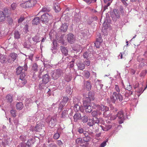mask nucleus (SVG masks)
<instances>
[{"label": "nucleus", "instance_id": "nucleus-1", "mask_svg": "<svg viewBox=\"0 0 147 147\" xmlns=\"http://www.w3.org/2000/svg\"><path fill=\"white\" fill-rule=\"evenodd\" d=\"M88 96L86 97L83 101V106L85 111L86 113L91 112L92 110L93 107L90 104L91 100H94V97L93 95L89 92Z\"/></svg>", "mask_w": 147, "mask_h": 147}, {"label": "nucleus", "instance_id": "nucleus-2", "mask_svg": "<svg viewBox=\"0 0 147 147\" xmlns=\"http://www.w3.org/2000/svg\"><path fill=\"white\" fill-rule=\"evenodd\" d=\"M115 89L116 92H118V93L115 92H113V94L110 96L111 101L114 103L118 100L120 101H121L123 100V96L120 94L119 93L120 90L118 85H115Z\"/></svg>", "mask_w": 147, "mask_h": 147}, {"label": "nucleus", "instance_id": "nucleus-3", "mask_svg": "<svg viewBox=\"0 0 147 147\" xmlns=\"http://www.w3.org/2000/svg\"><path fill=\"white\" fill-rule=\"evenodd\" d=\"M42 80L40 82L39 86V88L41 89H43L45 85L49 82L50 77L48 74H46L42 76Z\"/></svg>", "mask_w": 147, "mask_h": 147}, {"label": "nucleus", "instance_id": "nucleus-4", "mask_svg": "<svg viewBox=\"0 0 147 147\" xmlns=\"http://www.w3.org/2000/svg\"><path fill=\"white\" fill-rule=\"evenodd\" d=\"M117 117H118L119 119V124H121L123 123L124 119V116L123 112L122 111L119 112L117 114V116L115 115L113 117L112 116L110 117V118L111 120H114Z\"/></svg>", "mask_w": 147, "mask_h": 147}, {"label": "nucleus", "instance_id": "nucleus-5", "mask_svg": "<svg viewBox=\"0 0 147 147\" xmlns=\"http://www.w3.org/2000/svg\"><path fill=\"white\" fill-rule=\"evenodd\" d=\"M52 16L51 14L48 13H45L42 15L40 18V20L43 23L47 24L48 23L49 20L51 19Z\"/></svg>", "mask_w": 147, "mask_h": 147}, {"label": "nucleus", "instance_id": "nucleus-6", "mask_svg": "<svg viewBox=\"0 0 147 147\" xmlns=\"http://www.w3.org/2000/svg\"><path fill=\"white\" fill-rule=\"evenodd\" d=\"M18 57L17 54L13 52L9 54L7 58V61L8 62L12 63Z\"/></svg>", "mask_w": 147, "mask_h": 147}, {"label": "nucleus", "instance_id": "nucleus-7", "mask_svg": "<svg viewBox=\"0 0 147 147\" xmlns=\"http://www.w3.org/2000/svg\"><path fill=\"white\" fill-rule=\"evenodd\" d=\"M66 38H67L68 42L70 44H72L75 42V36L72 33H69L67 34L66 36Z\"/></svg>", "mask_w": 147, "mask_h": 147}, {"label": "nucleus", "instance_id": "nucleus-8", "mask_svg": "<svg viewBox=\"0 0 147 147\" xmlns=\"http://www.w3.org/2000/svg\"><path fill=\"white\" fill-rule=\"evenodd\" d=\"M76 142L77 144L83 147H86L88 145V144L86 143V142L84 141L83 139L81 138L77 139L76 141Z\"/></svg>", "mask_w": 147, "mask_h": 147}, {"label": "nucleus", "instance_id": "nucleus-9", "mask_svg": "<svg viewBox=\"0 0 147 147\" xmlns=\"http://www.w3.org/2000/svg\"><path fill=\"white\" fill-rule=\"evenodd\" d=\"M111 15L113 20H115V18L119 19L120 17L119 11L116 9L113 10V11L111 13Z\"/></svg>", "mask_w": 147, "mask_h": 147}, {"label": "nucleus", "instance_id": "nucleus-10", "mask_svg": "<svg viewBox=\"0 0 147 147\" xmlns=\"http://www.w3.org/2000/svg\"><path fill=\"white\" fill-rule=\"evenodd\" d=\"M95 106L97 108V109L101 111H105V112L107 111H109V108L107 106L101 105H100L95 104Z\"/></svg>", "mask_w": 147, "mask_h": 147}, {"label": "nucleus", "instance_id": "nucleus-11", "mask_svg": "<svg viewBox=\"0 0 147 147\" xmlns=\"http://www.w3.org/2000/svg\"><path fill=\"white\" fill-rule=\"evenodd\" d=\"M62 73L60 69H57L54 71L52 74V77L54 80L57 79L60 76Z\"/></svg>", "mask_w": 147, "mask_h": 147}, {"label": "nucleus", "instance_id": "nucleus-12", "mask_svg": "<svg viewBox=\"0 0 147 147\" xmlns=\"http://www.w3.org/2000/svg\"><path fill=\"white\" fill-rule=\"evenodd\" d=\"M36 130L38 132H39L40 135H41V133L43 134L45 133L44 130L42 128V126L41 124H37L36 126Z\"/></svg>", "mask_w": 147, "mask_h": 147}, {"label": "nucleus", "instance_id": "nucleus-13", "mask_svg": "<svg viewBox=\"0 0 147 147\" xmlns=\"http://www.w3.org/2000/svg\"><path fill=\"white\" fill-rule=\"evenodd\" d=\"M25 72H23L20 75V82H22V85L20 86H24L26 83V81L25 80V77L26 76V74L25 73Z\"/></svg>", "mask_w": 147, "mask_h": 147}, {"label": "nucleus", "instance_id": "nucleus-14", "mask_svg": "<svg viewBox=\"0 0 147 147\" xmlns=\"http://www.w3.org/2000/svg\"><path fill=\"white\" fill-rule=\"evenodd\" d=\"M28 8L34 6L36 3L37 2L36 0H30L26 1Z\"/></svg>", "mask_w": 147, "mask_h": 147}, {"label": "nucleus", "instance_id": "nucleus-15", "mask_svg": "<svg viewBox=\"0 0 147 147\" xmlns=\"http://www.w3.org/2000/svg\"><path fill=\"white\" fill-rule=\"evenodd\" d=\"M84 88L88 90H90L91 88V85L90 82L89 81H87L85 82Z\"/></svg>", "mask_w": 147, "mask_h": 147}, {"label": "nucleus", "instance_id": "nucleus-16", "mask_svg": "<svg viewBox=\"0 0 147 147\" xmlns=\"http://www.w3.org/2000/svg\"><path fill=\"white\" fill-rule=\"evenodd\" d=\"M57 121V120L56 118H52L49 123L51 125V126L53 127L55 126L56 124Z\"/></svg>", "mask_w": 147, "mask_h": 147}, {"label": "nucleus", "instance_id": "nucleus-17", "mask_svg": "<svg viewBox=\"0 0 147 147\" xmlns=\"http://www.w3.org/2000/svg\"><path fill=\"white\" fill-rule=\"evenodd\" d=\"M68 28V26L66 23H65L62 24L60 27V30L61 31L65 32H66Z\"/></svg>", "mask_w": 147, "mask_h": 147}, {"label": "nucleus", "instance_id": "nucleus-18", "mask_svg": "<svg viewBox=\"0 0 147 147\" xmlns=\"http://www.w3.org/2000/svg\"><path fill=\"white\" fill-rule=\"evenodd\" d=\"M61 49L62 53L65 56L68 55V50L65 47L63 46H61Z\"/></svg>", "mask_w": 147, "mask_h": 147}, {"label": "nucleus", "instance_id": "nucleus-19", "mask_svg": "<svg viewBox=\"0 0 147 147\" xmlns=\"http://www.w3.org/2000/svg\"><path fill=\"white\" fill-rule=\"evenodd\" d=\"M39 18L38 17L35 18L32 20V23L33 25H37L39 23Z\"/></svg>", "mask_w": 147, "mask_h": 147}, {"label": "nucleus", "instance_id": "nucleus-20", "mask_svg": "<svg viewBox=\"0 0 147 147\" xmlns=\"http://www.w3.org/2000/svg\"><path fill=\"white\" fill-rule=\"evenodd\" d=\"M81 115L80 113H76L74 116V118L75 121L81 119Z\"/></svg>", "mask_w": 147, "mask_h": 147}, {"label": "nucleus", "instance_id": "nucleus-21", "mask_svg": "<svg viewBox=\"0 0 147 147\" xmlns=\"http://www.w3.org/2000/svg\"><path fill=\"white\" fill-rule=\"evenodd\" d=\"M34 142V140L33 139H29L27 142V144L29 147H31L33 144Z\"/></svg>", "mask_w": 147, "mask_h": 147}, {"label": "nucleus", "instance_id": "nucleus-22", "mask_svg": "<svg viewBox=\"0 0 147 147\" xmlns=\"http://www.w3.org/2000/svg\"><path fill=\"white\" fill-rule=\"evenodd\" d=\"M6 99L8 102L10 103H11L13 101L12 95L10 94H8L6 96Z\"/></svg>", "mask_w": 147, "mask_h": 147}, {"label": "nucleus", "instance_id": "nucleus-23", "mask_svg": "<svg viewBox=\"0 0 147 147\" xmlns=\"http://www.w3.org/2000/svg\"><path fill=\"white\" fill-rule=\"evenodd\" d=\"M7 61H6V58L5 56L1 55L0 57V62L1 63H6Z\"/></svg>", "mask_w": 147, "mask_h": 147}, {"label": "nucleus", "instance_id": "nucleus-24", "mask_svg": "<svg viewBox=\"0 0 147 147\" xmlns=\"http://www.w3.org/2000/svg\"><path fill=\"white\" fill-rule=\"evenodd\" d=\"M16 106V109L19 110H21L23 107V105L22 102H18Z\"/></svg>", "mask_w": 147, "mask_h": 147}, {"label": "nucleus", "instance_id": "nucleus-25", "mask_svg": "<svg viewBox=\"0 0 147 147\" xmlns=\"http://www.w3.org/2000/svg\"><path fill=\"white\" fill-rule=\"evenodd\" d=\"M78 69L80 70H83L85 67V64L83 63H78Z\"/></svg>", "mask_w": 147, "mask_h": 147}, {"label": "nucleus", "instance_id": "nucleus-26", "mask_svg": "<svg viewBox=\"0 0 147 147\" xmlns=\"http://www.w3.org/2000/svg\"><path fill=\"white\" fill-rule=\"evenodd\" d=\"M5 16L2 11L0 12V22L4 21L5 19Z\"/></svg>", "mask_w": 147, "mask_h": 147}, {"label": "nucleus", "instance_id": "nucleus-27", "mask_svg": "<svg viewBox=\"0 0 147 147\" xmlns=\"http://www.w3.org/2000/svg\"><path fill=\"white\" fill-rule=\"evenodd\" d=\"M23 69V67H18L17 69L16 73L17 75H19L21 74Z\"/></svg>", "mask_w": 147, "mask_h": 147}, {"label": "nucleus", "instance_id": "nucleus-28", "mask_svg": "<svg viewBox=\"0 0 147 147\" xmlns=\"http://www.w3.org/2000/svg\"><path fill=\"white\" fill-rule=\"evenodd\" d=\"M101 113L98 111H93L92 113L91 114L93 117H96L98 115H100L101 114Z\"/></svg>", "mask_w": 147, "mask_h": 147}, {"label": "nucleus", "instance_id": "nucleus-29", "mask_svg": "<svg viewBox=\"0 0 147 147\" xmlns=\"http://www.w3.org/2000/svg\"><path fill=\"white\" fill-rule=\"evenodd\" d=\"M14 38L16 39H19L20 38V34L18 30H15L14 33Z\"/></svg>", "mask_w": 147, "mask_h": 147}, {"label": "nucleus", "instance_id": "nucleus-30", "mask_svg": "<svg viewBox=\"0 0 147 147\" xmlns=\"http://www.w3.org/2000/svg\"><path fill=\"white\" fill-rule=\"evenodd\" d=\"M90 73L88 71H84V77L86 79H88L90 76Z\"/></svg>", "mask_w": 147, "mask_h": 147}, {"label": "nucleus", "instance_id": "nucleus-31", "mask_svg": "<svg viewBox=\"0 0 147 147\" xmlns=\"http://www.w3.org/2000/svg\"><path fill=\"white\" fill-rule=\"evenodd\" d=\"M32 40L33 41L36 42H39L40 41V38L36 35L32 38Z\"/></svg>", "mask_w": 147, "mask_h": 147}, {"label": "nucleus", "instance_id": "nucleus-32", "mask_svg": "<svg viewBox=\"0 0 147 147\" xmlns=\"http://www.w3.org/2000/svg\"><path fill=\"white\" fill-rule=\"evenodd\" d=\"M83 139L84 140V141L86 142V143L88 144L87 142L91 140V138L90 136L87 137H84L83 138Z\"/></svg>", "mask_w": 147, "mask_h": 147}, {"label": "nucleus", "instance_id": "nucleus-33", "mask_svg": "<svg viewBox=\"0 0 147 147\" xmlns=\"http://www.w3.org/2000/svg\"><path fill=\"white\" fill-rule=\"evenodd\" d=\"M74 108L76 112H78L79 111V110L81 109V108L80 106L77 105H76L74 106Z\"/></svg>", "mask_w": 147, "mask_h": 147}, {"label": "nucleus", "instance_id": "nucleus-34", "mask_svg": "<svg viewBox=\"0 0 147 147\" xmlns=\"http://www.w3.org/2000/svg\"><path fill=\"white\" fill-rule=\"evenodd\" d=\"M59 4L58 3H55L54 5L55 9L56 12L59 11L60 10V8L58 7Z\"/></svg>", "mask_w": 147, "mask_h": 147}, {"label": "nucleus", "instance_id": "nucleus-35", "mask_svg": "<svg viewBox=\"0 0 147 147\" xmlns=\"http://www.w3.org/2000/svg\"><path fill=\"white\" fill-rule=\"evenodd\" d=\"M69 98H68L67 96H64L63 97V105H65V104H66Z\"/></svg>", "mask_w": 147, "mask_h": 147}, {"label": "nucleus", "instance_id": "nucleus-36", "mask_svg": "<svg viewBox=\"0 0 147 147\" xmlns=\"http://www.w3.org/2000/svg\"><path fill=\"white\" fill-rule=\"evenodd\" d=\"M20 6L23 8H28L26 1L25 3H22L20 4Z\"/></svg>", "mask_w": 147, "mask_h": 147}, {"label": "nucleus", "instance_id": "nucleus-37", "mask_svg": "<svg viewBox=\"0 0 147 147\" xmlns=\"http://www.w3.org/2000/svg\"><path fill=\"white\" fill-rule=\"evenodd\" d=\"M88 124V125L90 126H93L94 125V123L93 120L91 119H89Z\"/></svg>", "mask_w": 147, "mask_h": 147}, {"label": "nucleus", "instance_id": "nucleus-38", "mask_svg": "<svg viewBox=\"0 0 147 147\" xmlns=\"http://www.w3.org/2000/svg\"><path fill=\"white\" fill-rule=\"evenodd\" d=\"M82 122L83 123H86L88 120V117L86 116H84L82 117Z\"/></svg>", "mask_w": 147, "mask_h": 147}, {"label": "nucleus", "instance_id": "nucleus-39", "mask_svg": "<svg viewBox=\"0 0 147 147\" xmlns=\"http://www.w3.org/2000/svg\"><path fill=\"white\" fill-rule=\"evenodd\" d=\"M60 135L58 133H55L53 136V138L54 139L57 140L60 137Z\"/></svg>", "mask_w": 147, "mask_h": 147}, {"label": "nucleus", "instance_id": "nucleus-40", "mask_svg": "<svg viewBox=\"0 0 147 147\" xmlns=\"http://www.w3.org/2000/svg\"><path fill=\"white\" fill-rule=\"evenodd\" d=\"M10 113L13 117H15L16 116V111L14 110H11L10 111Z\"/></svg>", "mask_w": 147, "mask_h": 147}, {"label": "nucleus", "instance_id": "nucleus-41", "mask_svg": "<svg viewBox=\"0 0 147 147\" xmlns=\"http://www.w3.org/2000/svg\"><path fill=\"white\" fill-rule=\"evenodd\" d=\"M24 20V16H21L19 19H18V23H20Z\"/></svg>", "mask_w": 147, "mask_h": 147}, {"label": "nucleus", "instance_id": "nucleus-42", "mask_svg": "<svg viewBox=\"0 0 147 147\" xmlns=\"http://www.w3.org/2000/svg\"><path fill=\"white\" fill-rule=\"evenodd\" d=\"M108 140H107L106 141H104L100 144L99 147H104L107 144V142Z\"/></svg>", "mask_w": 147, "mask_h": 147}, {"label": "nucleus", "instance_id": "nucleus-43", "mask_svg": "<svg viewBox=\"0 0 147 147\" xmlns=\"http://www.w3.org/2000/svg\"><path fill=\"white\" fill-rule=\"evenodd\" d=\"M106 128H105L104 129H103V130L105 131H108V130H109V129H110L111 128L112 126L111 125H107V126H106Z\"/></svg>", "mask_w": 147, "mask_h": 147}, {"label": "nucleus", "instance_id": "nucleus-44", "mask_svg": "<svg viewBox=\"0 0 147 147\" xmlns=\"http://www.w3.org/2000/svg\"><path fill=\"white\" fill-rule=\"evenodd\" d=\"M49 11L50 10L49 9L45 7H43L41 10V11L43 12H49Z\"/></svg>", "mask_w": 147, "mask_h": 147}, {"label": "nucleus", "instance_id": "nucleus-45", "mask_svg": "<svg viewBox=\"0 0 147 147\" xmlns=\"http://www.w3.org/2000/svg\"><path fill=\"white\" fill-rule=\"evenodd\" d=\"M11 6L12 9L14 10L16 9L17 7V5L16 3H13L11 4Z\"/></svg>", "mask_w": 147, "mask_h": 147}, {"label": "nucleus", "instance_id": "nucleus-46", "mask_svg": "<svg viewBox=\"0 0 147 147\" xmlns=\"http://www.w3.org/2000/svg\"><path fill=\"white\" fill-rule=\"evenodd\" d=\"M101 43L96 41L94 43L95 46L96 47V48H99L100 47Z\"/></svg>", "mask_w": 147, "mask_h": 147}, {"label": "nucleus", "instance_id": "nucleus-47", "mask_svg": "<svg viewBox=\"0 0 147 147\" xmlns=\"http://www.w3.org/2000/svg\"><path fill=\"white\" fill-rule=\"evenodd\" d=\"M57 144L59 146H61L63 145V143L60 140H57Z\"/></svg>", "mask_w": 147, "mask_h": 147}, {"label": "nucleus", "instance_id": "nucleus-48", "mask_svg": "<svg viewBox=\"0 0 147 147\" xmlns=\"http://www.w3.org/2000/svg\"><path fill=\"white\" fill-rule=\"evenodd\" d=\"M78 131L80 134L84 133V129L81 127L78 128Z\"/></svg>", "mask_w": 147, "mask_h": 147}, {"label": "nucleus", "instance_id": "nucleus-49", "mask_svg": "<svg viewBox=\"0 0 147 147\" xmlns=\"http://www.w3.org/2000/svg\"><path fill=\"white\" fill-rule=\"evenodd\" d=\"M26 146V144L24 143H21L17 147H25Z\"/></svg>", "mask_w": 147, "mask_h": 147}, {"label": "nucleus", "instance_id": "nucleus-50", "mask_svg": "<svg viewBox=\"0 0 147 147\" xmlns=\"http://www.w3.org/2000/svg\"><path fill=\"white\" fill-rule=\"evenodd\" d=\"M3 13L4 14L5 16L7 15L8 13V10L7 8L5 9L3 11H2Z\"/></svg>", "mask_w": 147, "mask_h": 147}, {"label": "nucleus", "instance_id": "nucleus-51", "mask_svg": "<svg viewBox=\"0 0 147 147\" xmlns=\"http://www.w3.org/2000/svg\"><path fill=\"white\" fill-rule=\"evenodd\" d=\"M93 120L94 124V123H98L99 122V120L97 117L95 118L94 119H93Z\"/></svg>", "mask_w": 147, "mask_h": 147}, {"label": "nucleus", "instance_id": "nucleus-52", "mask_svg": "<svg viewBox=\"0 0 147 147\" xmlns=\"http://www.w3.org/2000/svg\"><path fill=\"white\" fill-rule=\"evenodd\" d=\"M20 138L23 141H24L26 140V137L24 135H21L20 136Z\"/></svg>", "mask_w": 147, "mask_h": 147}, {"label": "nucleus", "instance_id": "nucleus-53", "mask_svg": "<svg viewBox=\"0 0 147 147\" xmlns=\"http://www.w3.org/2000/svg\"><path fill=\"white\" fill-rule=\"evenodd\" d=\"M88 53L87 52H85L83 54V57L84 58L87 59L88 58Z\"/></svg>", "mask_w": 147, "mask_h": 147}, {"label": "nucleus", "instance_id": "nucleus-54", "mask_svg": "<svg viewBox=\"0 0 147 147\" xmlns=\"http://www.w3.org/2000/svg\"><path fill=\"white\" fill-rule=\"evenodd\" d=\"M96 41L100 43L102 42L101 37L100 36H99L98 38H97Z\"/></svg>", "mask_w": 147, "mask_h": 147}, {"label": "nucleus", "instance_id": "nucleus-55", "mask_svg": "<svg viewBox=\"0 0 147 147\" xmlns=\"http://www.w3.org/2000/svg\"><path fill=\"white\" fill-rule=\"evenodd\" d=\"M37 67L36 64H34L32 66V69L34 71H36L37 70Z\"/></svg>", "mask_w": 147, "mask_h": 147}, {"label": "nucleus", "instance_id": "nucleus-56", "mask_svg": "<svg viewBox=\"0 0 147 147\" xmlns=\"http://www.w3.org/2000/svg\"><path fill=\"white\" fill-rule=\"evenodd\" d=\"M8 21L9 24L10 25H11L13 23L12 19L11 18H8Z\"/></svg>", "mask_w": 147, "mask_h": 147}, {"label": "nucleus", "instance_id": "nucleus-57", "mask_svg": "<svg viewBox=\"0 0 147 147\" xmlns=\"http://www.w3.org/2000/svg\"><path fill=\"white\" fill-rule=\"evenodd\" d=\"M87 30H84L82 31V33L84 34V36H86L87 35Z\"/></svg>", "mask_w": 147, "mask_h": 147}, {"label": "nucleus", "instance_id": "nucleus-58", "mask_svg": "<svg viewBox=\"0 0 147 147\" xmlns=\"http://www.w3.org/2000/svg\"><path fill=\"white\" fill-rule=\"evenodd\" d=\"M84 64H85L86 65L88 66L90 65V62L89 61H84Z\"/></svg>", "mask_w": 147, "mask_h": 147}, {"label": "nucleus", "instance_id": "nucleus-59", "mask_svg": "<svg viewBox=\"0 0 147 147\" xmlns=\"http://www.w3.org/2000/svg\"><path fill=\"white\" fill-rule=\"evenodd\" d=\"M22 67H23V70H24V71H23V72H25V71H26L27 69V68H28L27 66L25 64L24 65V66Z\"/></svg>", "mask_w": 147, "mask_h": 147}, {"label": "nucleus", "instance_id": "nucleus-60", "mask_svg": "<svg viewBox=\"0 0 147 147\" xmlns=\"http://www.w3.org/2000/svg\"><path fill=\"white\" fill-rule=\"evenodd\" d=\"M23 45L25 48H28L29 47V45L27 44L26 42H25L24 43Z\"/></svg>", "mask_w": 147, "mask_h": 147}, {"label": "nucleus", "instance_id": "nucleus-61", "mask_svg": "<svg viewBox=\"0 0 147 147\" xmlns=\"http://www.w3.org/2000/svg\"><path fill=\"white\" fill-rule=\"evenodd\" d=\"M103 115L105 117H107L108 118H109L110 117V115L107 114L106 112H105V111L104 113L103 114Z\"/></svg>", "mask_w": 147, "mask_h": 147}, {"label": "nucleus", "instance_id": "nucleus-62", "mask_svg": "<svg viewBox=\"0 0 147 147\" xmlns=\"http://www.w3.org/2000/svg\"><path fill=\"white\" fill-rule=\"evenodd\" d=\"M83 134L85 136L84 137H89V134L88 132L84 131Z\"/></svg>", "mask_w": 147, "mask_h": 147}, {"label": "nucleus", "instance_id": "nucleus-63", "mask_svg": "<svg viewBox=\"0 0 147 147\" xmlns=\"http://www.w3.org/2000/svg\"><path fill=\"white\" fill-rule=\"evenodd\" d=\"M131 86L130 85V84H129L128 85H127V87H126V89L127 90H131Z\"/></svg>", "mask_w": 147, "mask_h": 147}, {"label": "nucleus", "instance_id": "nucleus-64", "mask_svg": "<svg viewBox=\"0 0 147 147\" xmlns=\"http://www.w3.org/2000/svg\"><path fill=\"white\" fill-rule=\"evenodd\" d=\"M49 147H57V146L56 144H51L49 145Z\"/></svg>", "mask_w": 147, "mask_h": 147}]
</instances>
